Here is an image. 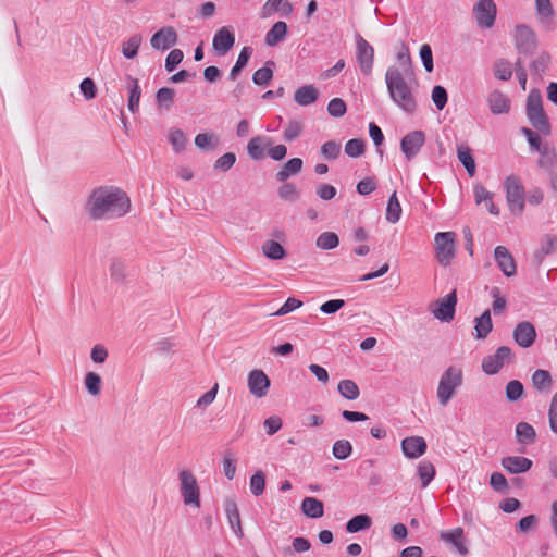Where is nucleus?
Wrapping results in <instances>:
<instances>
[{
  "mask_svg": "<svg viewBox=\"0 0 557 557\" xmlns=\"http://www.w3.org/2000/svg\"><path fill=\"white\" fill-rule=\"evenodd\" d=\"M131 207V198L121 187L102 185L91 190L85 210L91 220L99 221L123 218Z\"/></svg>",
  "mask_w": 557,
  "mask_h": 557,
  "instance_id": "nucleus-1",
  "label": "nucleus"
},
{
  "mask_svg": "<svg viewBox=\"0 0 557 557\" xmlns=\"http://www.w3.org/2000/svg\"><path fill=\"white\" fill-rule=\"evenodd\" d=\"M385 84L388 96L393 103L407 114H413L417 111V90L418 81L414 74H404L392 65L386 70Z\"/></svg>",
  "mask_w": 557,
  "mask_h": 557,
  "instance_id": "nucleus-2",
  "label": "nucleus"
},
{
  "mask_svg": "<svg viewBox=\"0 0 557 557\" xmlns=\"http://www.w3.org/2000/svg\"><path fill=\"white\" fill-rule=\"evenodd\" d=\"M463 372L461 368L449 366L441 375L436 397L441 406L445 407L462 385Z\"/></svg>",
  "mask_w": 557,
  "mask_h": 557,
  "instance_id": "nucleus-3",
  "label": "nucleus"
},
{
  "mask_svg": "<svg viewBox=\"0 0 557 557\" xmlns=\"http://www.w3.org/2000/svg\"><path fill=\"white\" fill-rule=\"evenodd\" d=\"M527 116L540 133L545 136L550 135L552 127L547 115L543 110L542 96L539 90H531L527 99Z\"/></svg>",
  "mask_w": 557,
  "mask_h": 557,
  "instance_id": "nucleus-4",
  "label": "nucleus"
},
{
  "mask_svg": "<svg viewBox=\"0 0 557 557\" xmlns=\"http://www.w3.org/2000/svg\"><path fill=\"white\" fill-rule=\"evenodd\" d=\"M180 492L185 506L199 509L200 490L196 476L190 470L182 469L178 472Z\"/></svg>",
  "mask_w": 557,
  "mask_h": 557,
  "instance_id": "nucleus-5",
  "label": "nucleus"
},
{
  "mask_svg": "<svg viewBox=\"0 0 557 557\" xmlns=\"http://www.w3.org/2000/svg\"><path fill=\"white\" fill-rule=\"evenodd\" d=\"M506 199L510 212L521 215L525 206L524 188L517 176L510 175L505 180Z\"/></svg>",
  "mask_w": 557,
  "mask_h": 557,
  "instance_id": "nucleus-6",
  "label": "nucleus"
},
{
  "mask_svg": "<svg viewBox=\"0 0 557 557\" xmlns=\"http://www.w3.org/2000/svg\"><path fill=\"white\" fill-rule=\"evenodd\" d=\"M435 256L437 261L447 267L455 257V233L440 232L435 234Z\"/></svg>",
  "mask_w": 557,
  "mask_h": 557,
  "instance_id": "nucleus-7",
  "label": "nucleus"
},
{
  "mask_svg": "<svg viewBox=\"0 0 557 557\" xmlns=\"http://www.w3.org/2000/svg\"><path fill=\"white\" fill-rule=\"evenodd\" d=\"M512 360V350L508 346H500L493 355L482 360V370L488 375L498 373L503 367Z\"/></svg>",
  "mask_w": 557,
  "mask_h": 557,
  "instance_id": "nucleus-8",
  "label": "nucleus"
},
{
  "mask_svg": "<svg viewBox=\"0 0 557 557\" xmlns=\"http://www.w3.org/2000/svg\"><path fill=\"white\" fill-rule=\"evenodd\" d=\"M456 305L457 295L456 290H453L443 298L434 301L430 310L435 319L442 322H450L455 317Z\"/></svg>",
  "mask_w": 557,
  "mask_h": 557,
  "instance_id": "nucleus-9",
  "label": "nucleus"
},
{
  "mask_svg": "<svg viewBox=\"0 0 557 557\" xmlns=\"http://www.w3.org/2000/svg\"><path fill=\"white\" fill-rule=\"evenodd\" d=\"M356 41V58L361 72L364 75H370L374 63V49L373 47L359 34L355 36Z\"/></svg>",
  "mask_w": 557,
  "mask_h": 557,
  "instance_id": "nucleus-10",
  "label": "nucleus"
},
{
  "mask_svg": "<svg viewBox=\"0 0 557 557\" xmlns=\"http://www.w3.org/2000/svg\"><path fill=\"white\" fill-rule=\"evenodd\" d=\"M476 24L483 28H491L496 20L497 9L493 0H479L472 9Z\"/></svg>",
  "mask_w": 557,
  "mask_h": 557,
  "instance_id": "nucleus-11",
  "label": "nucleus"
},
{
  "mask_svg": "<svg viewBox=\"0 0 557 557\" xmlns=\"http://www.w3.org/2000/svg\"><path fill=\"white\" fill-rule=\"evenodd\" d=\"M425 143V134L422 131H412L405 135L400 141V150L408 161L412 160Z\"/></svg>",
  "mask_w": 557,
  "mask_h": 557,
  "instance_id": "nucleus-12",
  "label": "nucleus"
},
{
  "mask_svg": "<svg viewBox=\"0 0 557 557\" xmlns=\"http://www.w3.org/2000/svg\"><path fill=\"white\" fill-rule=\"evenodd\" d=\"M235 44V34L228 26L219 28L212 40V47L214 51L220 54H226Z\"/></svg>",
  "mask_w": 557,
  "mask_h": 557,
  "instance_id": "nucleus-13",
  "label": "nucleus"
},
{
  "mask_svg": "<svg viewBox=\"0 0 557 557\" xmlns=\"http://www.w3.org/2000/svg\"><path fill=\"white\" fill-rule=\"evenodd\" d=\"M516 344L522 348L531 347L536 338V331L529 321L519 322L512 332Z\"/></svg>",
  "mask_w": 557,
  "mask_h": 557,
  "instance_id": "nucleus-14",
  "label": "nucleus"
},
{
  "mask_svg": "<svg viewBox=\"0 0 557 557\" xmlns=\"http://www.w3.org/2000/svg\"><path fill=\"white\" fill-rule=\"evenodd\" d=\"M248 388L255 397L262 398L270 388V380L262 370H252L248 374Z\"/></svg>",
  "mask_w": 557,
  "mask_h": 557,
  "instance_id": "nucleus-15",
  "label": "nucleus"
},
{
  "mask_svg": "<svg viewBox=\"0 0 557 557\" xmlns=\"http://www.w3.org/2000/svg\"><path fill=\"white\" fill-rule=\"evenodd\" d=\"M486 103L491 112L495 115L507 114L511 108L509 97L498 89L488 92Z\"/></svg>",
  "mask_w": 557,
  "mask_h": 557,
  "instance_id": "nucleus-16",
  "label": "nucleus"
},
{
  "mask_svg": "<svg viewBox=\"0 0 557 557\" xmlns=\"http://www.w3.org/2000/svg\"><path fill=\"white\" fill-rule=\"evenodd\" d=\"M177 41V34L171 26L162 27L154 33L150 39V45L156 50H168Z\"/></svg>",
  "mask_w": 557,
  "mask_h": 557,
  "instance_id": "nucleus-17",
  "label": "nucleus"
},
{
  "mask_svg": "<svg viewBox=\"0 0 557 557\" xmlns=\"http://www.w3.org/2000/svg\"><path fill=\"white\" fill-rule=\"evenodd\" d=\"M502 467L510 474H521L532 468V460L522 456H507L500 460Z\"/></svg>",
  "mask_w": 557,
  "mask_h": 557,
  "instance_id": "nucleus-18",
  "label": "nucleus"
},
{
  "mask_svg": "<svg viewBox=\"0 0 557 557\" xmlns=\"http://www.w3.org/2000/svg\"><path fill=\"white\" fill-rule=\"evenodd\" d=\"M494 258L504 275L510 277L516 274V262L512 255L505 246H497L495 248Z\"/></svg>",
  "mask_w": 557,
  "mask_h": 557,
  "instance_id": "nucleus-19",
  "label": "nucleus"
},
{
  "mask_svg": "<svg viewBox=\"0 0 557 557\" xmlns=\"http://www.w3.org/2000/svg\"><path fill=\"white\" fill-rule=\"evenodd\" d=\"M224 511L232 531L238 539H242L244 536V532L242 529L239 510L233 498H226L224 500Z\"/></svg>",
  "mask_w": 557,
  "mask_h": 557,
  "instance_id": "nucleus-20",
  "label": "nucleus"
},
{
  "mask_svg": "<svg viewBox=\"0 0 557 557\" xmlns=\"http://www.w3.org/2000/svg\"><path fill=\"white\" fill-rule=\"evenodd\" d=\"M401 450L410 459L422 456L426 450V443L423 437L410 436L401 441Z\"/></svg>",
  "mask_w": 557,
  "mask_h": 557,
  "instance_id": "nucleus-21",
  "label": "nucleus"
},
{
  "mask_svg": "<svg viewBox=\"0 0 557 557\" xmlns=\"http://www.w3.org/2000/svg\"><path fill=\"white\" fill-rule=\"evenodd\" d=\"M440 539L447 543L451 544L461 555L468 554V548L463 541V529L456 528L453 530L442 531L440 533Z\"/></svg>",
  "mask_w": 557,
  "mask_h": 557,
  "instance_id": "nucleus-22",
  "label": "nucleus"
},
{
  "mask_svg": "<svg viewBox=\"0 0 557 557\" xmlns=\"http://www.w3.org/2000/svg\"><path fill=\"white\" fill-rule=\"evenodd\" d=\"M515 40L519 49L529 50L535 46V34L527 25H518L515 30Z\"/></svg>",
  "mask_w": 557,
  "mask_h": 557,
  "instance_id": "nucleus-23",
  "label": "nucleus"
},
{
  "mask_svg": "<svg viewBox=\"0 0 557 557\" xmlns=\"http://www.w3.org/2000/svg\"><path fill=\"white\" fill-rule=\"evenodd\" d=\"M319 98V91L313 85H305L294 92V101L302 107L314 103Z\"/></svg>",
  "mask_w": 557,
  "mask_h": 557,
  "instance_id": "nucleus-24",
  "label": "nucleus"
},
{
  "mask_svg": "<svg viewBox=\"0 0 557 557\" xmlns=\"http://www.w3.org/2000/svg\"><path fill=\"white\" fill-rule=\"evenodd\" d=\"M539 154L540 158L537 160V165L546 171H552L557 163V154L555 148L548 143H544L543 148H541Z\"/></svg>",
  "mask_w": 557,
  "mask_h": 557,
  "instance_id": "nucleus-25",
  "label": "nucleus"
},
{
  "mask_svg": "<svg viewBox=\"0 0 557 557\" xmlns=\"http://www.w3.org/2000/svg\"><path fill=\"white\" fill-rule=\"evenodd\" d=\"M302 160L300 158L289 159L275 174L278 182H285L290 176L298 174L302 169Z\"/></svg>",
  "mask_w": 557,
  "mask_h": 557,
  "instance_id": "nucleus-26",
  "label": "nucleus"
},
{
  "mask_svg": "<svg viewBox=\"0 0 557 557\" xmlns=\"http://www.w3.org/2000/svg\"><path fill=\"white\" fill-rule=\"evenodd\" d=\"M271 138L264 136H256L251 138L247 145V152L253 160H260L264 157L263 148L271 145Z\"/></svg>",
  "mask_w": 557,
  "mask_h": 557,
  "instance_id": "nucleus-27",
  "label": "nucleus"
},
{
  "mask_svg": "<svg viewBox=\"0 0 557 557\" xmlns=\"http://www.w3.org/2000/svg\"><path fill=\"white\" fill-rule=\"evenodd\" d=\"M141 42L143 36L139 34H134L128 39L122 41L121 51L123 57L128 60L135 59L138 54Z\"/></svg>",
  "mask_w": 557,
  "mask_h": 557,
  "instance_id": "nucleus-28",
  "label": "nucleus"
},
{
  "mask_svg": "<svg viewBox=\"0 0 557 557\" xmlns=\"http://www.w3.org/2000/svg\"><path fill=\"white\" fill-rule=\"evenodd\" d=\"M304 515L309 518H321L324 513L323 503L314 497H306L301 503Z\"/></svg>",
  "mask_w": 557,
  "mask_h": 557,
  "instance_id": "nucleus-29",
  "label": "nucleus"
},
{
  "mask_svg": "<svg viewBox=\"0 0 557 557\" xmlns=\"http://www.w3.org/2000/svg\"><path fill=\"white\" fill-rule=\"evenodd\" d=\"M287 34V25L285 22H276L265 35V44L274 47L281 42Z\"/></svg>",
  "mask_w": 557,
  "mask_h": 557,
  "instance_id": "nucleus-30",
  "label": "nucleus"
},
{
  "mask_svg": "<svg viewBox=\"0 0 557 557\" xmlns=\"http://www.w3.org/2000/svg\"><path fill=\"white\" fill-rule=\"evenodd\" d=\"M127 82H128V88H129L127 107L132 113H136L139 109L141 90H140L139 83H138L137 78L128 76Z\"/></svg>",
  "mask_w": 557,
  "mask_h": 557,
  "instance_id": "nucleus-31",
  "label": "nucleus"
},
{
  "mask_svg": "<svg viewBox=\"0 0 557 557\" xmlns=\"http://www.w3.org/2000/svg\"><path fill=\"white\" fill-rule=\"evenodd\" d=\"M262 253L270 260H281L286 256L284 247L276 240L268 239L262 244Z\"/></svg>",
  "mask_w": 557,
  "mask_h": 557,
  "instance_id": "nucleus-32",
  "label": "nucleus"
},
{
  "mask_svg": "<svg viewBox=\"0 0 557 557\" xmlns=\"http://www.w3.org/2000/svg\"><path fill=\"white\" fill-rule=\"evenodd\" d=\"M396 59L398 62V65L396 66V70L399 72H403L404 74H414L413 67H412V60L409 53V49L407 46L401 45L399 50L396 53Z\"/></svg>",
  "mask_w": 557,
  "mask_h": 557,
  "instance_id": "nucleus-33",
  "label": "nucleus"
},
{
  "mask_svg": "<svg viewBox=\"0 0 557 557\" xmlns=\"http://www.w3.org/2000/svg\"><path fill=\"white\" fill-rule=\"evenodd\" d=\"M536 433L534 428L527 422H519L516 425V438L520 444H531L535 441Z\"/></svg>",
  "mask_w": 557,
  "mask_h": 557,
  "instance_id": "nucleus-34",
  "label": "nucleus"
},
{
  "mask_svg": "<svg viewBox=\"0 0 557 557\" xmlns=\"http://www.w3.org/2000/svg\"><path fill=\"white\" fill-rule=\"evenodd\" d=\"M557 251V236L546 234L541 239L540 248L536 251V258L542 260L545 256L552 255Z\"/></svg>",
  "mask_w": 557,
  "mask_h": 557,
  "instance_id": "nucleus-35",
  "label": "nucleus"
},
{
  "mask_svg": "<svg viewBox=\"0 0 557 557\" xmlns=\"http://www.w3.org/2000/svg\"><path fill=\"white\" fill-rule=\"evenodd\" d=\"M552 383L550 373L546 370L539 369L532 374V384L540 392L548 393L550 391Z\"/></svg>",
  "mask_w": 557,
  "mask_h": 557,
  "instance_id": "nucleus-36",
  "label": "nucleus"
},
{
  "mask_svg": "<svg viewBox=\"0 0 557 557\" xmlns=\"http://www.w3.org/2000/svg\"><path fill=\"white\" fill-rule=\"evenodd\" d=\"M457 157H458V160L462 163V165L467 170V173L470 176H473L475 174V161L471 154L470 148L465 145H459L457 147Z\"/></svg>",
  "mask_w": 557,
  "mask_h": 557,
  "instance_id": "nucleus-37",
  "label": "nucleus"
},
{
  "mask_svg": "<svg viewBox=\"0 0 557 557\" xmlns=\"http://www.w3.org/2000/svg\"><path fill=\"white\" fill-rule=\"evenodd\" d=\"M475 337L485 338L492 331V319L490 310H485L475 319Z\"/></svg>",
  "mask_w": 557,
  "mask_h": 557,
  "instance_id": "nucleus-38",
  "label": "nucleus"
},
{
  "mask_svg": "<svg viewBox=\"0 0 557 557\" xmlns=\"http://www.w3.org/2000/svg\"><path fill=\"white\" fill-rule=\"evenodd\" d=\"M400 215H401V206L397 198L396 191H394L387 202L386 220L389 223L395 224L399 221Z\"/></svg>",
  "mask_w": 557,
  "mask_h": 557,
  "instance_id": "nucleus-39",
  "label": "nucleus"
},
{
  "mask_svg": "<svg viewBox=\"0 0 557 557\" xmlns=\"http://www.w3.org/2000/svg\"><path fill=\"white\" fill-rule=\"evenodd\" d=\"M418 475L421 480V486L425 488L435 476V468L432 462L422 460L418 465Z\"/></svg>",
  "mask_w": 557,
  "mask_h": 557,
  "instance_id": "nucleus-40",
  "label": "nucleus"
},
{
  "mask_svg": "<svg viewBox=\"0 0 557 557\" xmlns=\"http://www.w3.org/2000/svg\"><path fill=\"white\" fill-rule=\"evenodd\" d=\"M338 393L348 400H355L359 397L360 391L352 380H342L337 386Z\"/></svg>",
  "mask_w": 557,
  "mask_h": 557,
  "instance_id": "nucleus-41",
  "label": "nucleus"
},
{
  "mask_svg": "<svg viewBox=\"0 0 557 557\" xmlns=\"http://www.w3.org/2000/svg\"><path fill=\"white\" fill-rule=\"evenodd\" d=\"M338 244L339 238L334 232H323L315 240L317 247L323 250H332L336 248Z\"/></svg>",
  "mask_w": 557,
  "mask_h": 557,
  "instance_id": "nucleus-42",
  "label": "nucleus"
},
{
  "mask_svg": "<svg viewBox=\"0 0 557 557\" xmlns=\"http://www.w3.org/2000/svg\"><path fill=\"white\" fill-rule=\"evenodd\" d=\"M252 53V49L250 47H244L239 52L237 61L235 65L232 67L230 72V79L235 81L240 73V71L247 65Z\"/></svg>",
  "mask_w": 557,
  "mask_h": 557,
  "instance_id": "nucleus-43",
  "label": "nucleus"
},
{
  "mask_svg": "<svg viewBox=\"0 0 557 557\" xmlns=\"http://www.w3.org/2000/svg\"><path fill=\"white\" fill-rule=\"evenodd\" d=\"M371 522V518L368 515H357L347 522L346 530L349 533H357L370 528Z\"/></svg>",
  "mask_w": 557,
  "mask_h": 557,
  "instance_id": "nucleus-44",
  "label": "nucleus"
},
{
  "mask_svg": "<svg viewBox=\"0 0 557 557\" xmlns=\"http://www.w3.org/2000/svg\"><path fill=\"white\" fill-rule=\"evenodd\" d=\"M304 132V123L299 120H290L284 128L283 138L290 143L296 140Z\"/></svg>",
  "mask_w": 557,
  "mask_h": 557,
  "instance_id": "nucleus-45",
  "label": "nucleus"
},
{
  "mask_svg": "<svg viewBox=\"0 0 557 557\" xmlns=\"http://www.w3.org/2000/svg\"><path fill=\"white\" fill-rule=\"evenodd\" d=\"M169 141L175 152H182L187 144L185 133L180 128H171L169 131Z\"/></svg>",
  "mask_w": 557,
  "mask_h": 557,
  "instance_id": "nucleus-46",
  "label": "nucleus"
},
{
  "mask_svg": "<svg viewBox=\"0 0 557 557\" xmlns=\"http://www.w3.org/2000/svg\"><path fill=\"white\" fill-rule=\"evenodd\" d=\"M494 76L500 81H509L512 76L511 63L507 60L499 59L493 66Z\"/></svg>",
  "mask_w": 557,
  "mask_h": 557,
  "instance_id": "nucleus-47",
  "label": "nucleus"
},
{
  "mask_svg": "<svg viewBox=\"0 0 557 557\" xmlns=\"http://www.w3.org/2000/svg\"><path fill=\"white\" fill-rule=\"evenodd\" d=\"M84 385L88 394L91 396H98L101 393L102 380L99 374L88 372L85 375Z\"/></svg>",
  "mask_w": 557,
  "mask_h": 557,
  "instance_id": "nucleus-48",
  "label": "nucleus"
},
{
  "mask_svg": "<svg viewBox=\"0 0 557 557\" xmlns=\"http://www.w3.org/2000/svg\"><path fill=\"white\" fill-rule=\"evenodd\" d=\"M218 143V137L210 133H200L195 137V145L200 150L214 149Z\"/></svg>",
  "mask_w": 557,
  "mask_h": 557,
  "instance_id": "nucleus-49",
  "label": "nucleus"
},
{
  "mask_svg": "<svg viewBox=\"0 0 557 557\" xmlns=\"http://www.w3.org/2000/svg\"><path fill=\"white\" fill-rule=\"evenodd\" d=\"M157 104L161 109H170L174 102V90L172 88L162 87L156 95Z\"/></svg>",
  "mask_w": 557,
  "mask_h": 557,
  "instance_id": "nucleus-50",
  "label": "nucleus"
},
{
  "mask_svg": "<svg viewBox=\"0 0 557 557\" xmlns=\"http://www.w3.org/2000/svg\"><path fill=\"white\" fill-rule=\"evenodd\" d=\"M332 453L336 459L344 460L352 453V445L347 440H338L333 444Z\"/></svg>",
  "mask_w": 557,
  "mask_h": 557,
  "instance_id": "nucleus-51",
  "label": "nucleus"
},
{
  "mask_svg": "<svg viewBox=\"0 0 557 557\" xmlns=\"http://www.w3.org/2000/svg\"><path fill=\"white\" fill-rule=\"evenodd\" d=\"M277 194L282 200L290 201V202H296L300 197V193H299L298 188L292 183L283 184L278 188Z\"/></svg>",
  "mask_w": 557,
  "mask_h": 557,
  "instance_id": "nucleus-52",
  "label": "nucleus"
},
{
  "mask_svg": "<svg viewBox=\"0 0 557 557\" xmlns=\"http://www.w3.org/2000/svg\"><path fill=\"white\" fill-rule=\"evenodd\" d=\"M535 10L541 21H549L554 16V9L550 0H535Z\"/></svg>",
  "mask_w": 557,
  "mask_h": 557,
  "instance_id": "nucleus-53",
  "label": "nucleus"
},
{
  "mask_svg": "<svg viewBox=\"0 0 557 557\" xmlns=\"http://www.w3.org/2000/svg\"><path fill=\"white\" fill-rule=\"evenodd\" d=\"M250 492L255 496H260L265 488V478L262 471L255 472L250 478Z\"/></svg>",
  "mask_w": 557,
  "mask_h": 557,
  "instance_id": "nucleus-54",
  "label": "nucleus"
},
{
  "mask_svg": "<svg viewBox=\"0 0 557 557\" xmlns=\"http://www.w3.org/2000/svg\"><path fill=\"white\" fill-rule=\"evenodd\" d=\"M364 152V143L361 139H350L345 145V153L350 158H359Z\"/></svg>",
  "mask_w": 557,
  "mask_h": 557,
  "instance_id": "nucleus-55",
  "label": "nucleus"
},
{
  "mask_svg": "<svg viewBox=\"0 0 557 557\" xmlns=\"http://www.w3.org/2000/svg\"><path fill=\"white\" fill-rule=\"evenodd\" d=\"M523 394V385L518 380H512L506 385V398L509 401H517Z\"/></svg>",
  "mask_w": 557,
  "mask_h": 557,
  "instance_id": "nucleus-56",
  "label": "nucleus"
},
{
  "mask_svg": "<svg viewBox=\"0 0 557 557\" xmlns=\"http://www.w3.org/2000/svg\"><path fill=\"white\" fill-rule=\"evenodd\" d=\"M341 149V144L329 140L321 146V154L326 160H334L339 156Z\"/></svg>",
  "mask_w": 557,
  "mask_h": 557,
  "instance_id": "nucleus-57",
  "label": "nucleus"
},
{
  "mask_svg": "<svg viewBox=\"0 0 557 557\" xmlns=\"http://www.w3.org/2000/svg\"><path fill=\"white\" fill-rule=\"evenodd\" d=\"M347 111L345 101L341 98H333L327 104V112L333 117H342Z\"/></svg>",
  "mask_w": 557,
  "mask_h": 557,
  "instance_id": "nucleus-58",
  "label": "nucleus"
},
{
  "mask_svg": "<svg viewBox=\"0 0 557 557\" xmlns=\"http://www.w3.org/2000/svg\"><path fill=\"white\" fill-rule=\"evenodd\" d=\"M432 101L438 110H443L447 103V91L443 86L436 85L432 89Z\"/></svg>",
  "mask_w": 557,
  "mask_h": 557,
  "instance_id": "nucleus-59",
  "label": "nucleus"
},
{
  "mask_svg": "<svg viewBox=\"0 0 557 557\" xmlns=\"http://www.w3.org/2000/svg\"><path fill=\"white\" fill-rule=\"evenodd\" d=\"M491 297L494 299L492 307L495 313H502L506 308V299L500 295V289L497 286H493L490 290Z\"/></svg>",
  "mask_w": 557,
  "mask_h": 557,
  "instance_id": "nucleus-60",
  "label": "nucleus"
},
{
  "mask_svg": "<svg viewBox=\"0 0 557 557\" xmlns=\"http://www.w3.org/2000/svg\"><path fill=\"white\" fill-rule=\"evenodd\" d=\"M272 77L273 71L268 66H263L253 73L252 81L256 85L263 86L267 85L272 79Z\"/></svg>",
  "mask_w": 557,
  "mask_h": 557,
  "instance_id": "nucleus-61",
  "label": "nucleus"
},
{
  "mask_svg": "<svg viewBox=\"0 0 557 557\" xmlns=\"http://www.w3.org/2000/svg\"><path fill=\"white\" fill-rule=\"evenodd\" d=\"M184 58L183 51L180 49H173L170 51L165 59V70L172 72L182 62Z\"/></svg>",
  "mask_w": 557,
  "mask_h": 557,
  "instance_id": "nucleus-62",
  "label": "nucleus"
},
{
  "mask_svg": "<svg viewBox=\"0 0 557 557\" xmlns=\"http://www.w3.org/2000/svg\"><path fill=\"white\" fill-rule=\"evenodd\" d=\"M236 156L233 152L224 153L214 162V169L220 171H228L235 163Z\"/></svg>",
  "mask_w": 557,
  "mask_h": 557,
  "instance_id": "nucleus-63",
  "label": "nucleus"
},
{
  "mask_svg": "<svg viewBox=\"0 0 557 557\" xmlns=\"http://www.w3.org/2000/svg\"><path fill=\"white\" fill-rule=\"evenodd\" d=\"M549 428L557 434V392L552 398L549 410H548Z\"/></svg>",
  "mask_w": 557,
  "mask_h": 557,
  "instance_id": "nucleus-64",
  "label": "nucleus"
}]
</instances>
